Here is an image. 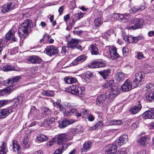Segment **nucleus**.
Masks as SVG:
<instances>
[{
	"instance_id": "1",
	"label": "nucleus",
	"mask_w": 154,
	"mask_h": 154,
	"mask_svg": "<svg viewBox=\"0 0 154 154\" xmlns=\"http://www.w3.org/2000/svg\"><path fill=\"white\" fill-rule=\"evenodd\" d=\"M71 138L65 133L59 134L53 138V141L58 145H62L58 149L56 150L52 154H61L64 150H66L68 146L67 143L63 144L71 139Z\"/></svg>"
},
{
	"instance_id": "2",
	"label": "nucleus",
	"mask_w": 154,
	"mask_h": 154,
	"mask_svg": "<svg viewBox=\"0 0 154 154\" xmlns=\"http://www.w3.org/2000/svg\"><path fill=\"white\" fill-rule=\"evenodd\" d=\"M32 22L29 19L24 20L18 29L19 35L20 38H24L26 37L25 34H27L31 29L32 26Z\"/></svg>"
},
{
	"instance_id": "3",
	"label": "nucleus",
	"mask_w": 154,
	"mask_h": 154,
	"mask_svg": "<svg viewBox=\"0 0 154 154\" xmlns=\"http://www.w3.org/2000/svg\"><path fill=\"white\" fill-rule=\"evenodd\" d=\"M135 78L133 79L132 83V86L136 87L137 85L143 80L144 75L143 72H139L136 73Z\"/></svg>"
},
{
	"instance_id": "4",
	"label": "nucleus",
	"mask_w": 154,
	"mask_h": 154,
	"mask_svg": "<svg viewBox=\"0 0 154 154\" xmlns=\"http://www.w3.org/2000/svg\"><path fill=\"white\" fill-rule=\"evenodd\" d=\"M15 110V106H10L6 109H1L0 110V118H5L10 113Z\"/></svg>"
},
{
	"instance_id": "5",
	"label": "nucleus",
	"mask_w": 154,
	"mask_h": 154,
	"mask_svg": "<svg viewBox=\"0 0 154 154\" xmlns=\"http://www.w3.org/2000/svg\"><path fill=\"white\" fill-rule=\"evenodd\" d=\"M132 23L134 25V26H131L129 27L128 28L130 29H136L140 28L142 27L143 21L141 19H133Z\"/></svg>"
},
{
	"instance_id": "6",
	"label": "nucleus",
	"mask_w": 154,
	"mask_h": 154,
	"mask_svg": "<svg viewBox=\"0 0 154 154\" xmlns=\"http://www.w3.org/2000/svg\"><path fill=\"white\" fill-rule=\"evenodd\" d=\"M76 121V120L73 119H61L59 121L58 127L60 128H63L67 127L69 125L73 123Z\"/></svg>"
},
{
	"instance_id": "7",
	"label": "nucleus",
	"mask_w": 154,
	"mask_h": 154,
	"mask_svg": "<svg viewBox=\"0 0 154 154\" xmlns=\"http://www.w3.org/2000/svg\"><path fill=\"white\" fill-rule=\"evenodd\" d=\"M21 78V76L20 75L16 76L14 77L8 79V82H7L8 84L7 86H12L14 89V87L16 88V87H17V85L16 86L20 79Z\"/></svg>"
},
{
	"instance_id": "8",
	"label": "nucleus",
	"mask_w": 154,
	"mask_h": 154,
	"mask_svg": "<svg viewBox=\"0 0 154 154\" xmlns=\"http://www.w3.org/2000/svg\"><path fill=\"white\" fill-rule=\"evenodd\" d=\"M119 89L117 87L114 86L111 88L109 93L108 95L109 99H113L117 96L119 93Z\"/></svg>"
},
{
	"instance_id": "9",
	"label": "nucleus",
	"mask_w": 154,
	"mask_h": 154,
	"mask_svg": "<svg viewBox=\"0 0 154 154\" xmlns=\"http://www.w3.org/2000/svg\"><path fill=\"white\" fill-rule=\"evenodd\" d=\"M11 143L10 147V149L14 152L18 153L20 152L21 148L17 141L15 140H13Z\"/></svg>"
},
{
	"instance_id": "10",
	"label": "nucleus",
	"mask_w": 154,
	"mask_h": 154,
	"mask_svg": "<svg viewBox=\"0 0 154 154\" xmlns=\"http://www.w3.org/2000/svg\"><path fill=\"white\" fill-rule=\"evenodd\" d=\"M27 61L33 64L40 63L42 61V59L38 56L32 55L29 56L26 59Z\"/></svg>"
},
{
	"instance_id": "11",
	"label": "nucleus",
	"mask_w": 154,
	"mask_h": 154,
	"mask_svg": "<svg viewBox=\"0 0 154 154\" xmlns=\"http://www.w3.org/2000/svg\"><path fill=\"white\" fill-rule=\"evenodd\" d=\"M132 88V82L129 79L126 80L121 87L122 91L124 92H128L130 91Z\"/></svg>"
},
{
	"instance_id": "12",
	"label": "nucleus",
	"mask_w": 154,
	"mask_h": 154,
	"mask_svg": "<svg viewBox=\"0 0 154 154\" xmlns=\"http://www.w3.org/2000/svg\"><path fill=\"white\" fill-rule=\"evenodd\" d=\"M46 54L50 56H52L58 53L57 49L53 45L48 46L45 49Z\"/></svg>"
},
{
	"instance_id": "13",
	"label": "nucleus",
	"mask_w": 154,
	"mask_h": 154,
	"mask_svg": "<svg viewBox=\"0 0 154 154\" xmlns=\"http://www.w3.org/2000/svg\"><path fill=\"white\" fill-rule=\"evenodd\" d=\"M106 65V63L104 61H92L90 62L88 66L91 68H97L102 67Z\"/></svg>"
},
{
	"instance_id": "14",
	"label": "nucleus",
	"mask_w": 154,
	"mask_h": 154,
	"mask_svg": "<svg viewBox=\"0 0 154 154\" xmlns=\"http://www.w3.org/2000/svg\"><path fill=\"white\" fill-rule=\"evenodd\" d=\"M15 8V5L14 2H11L3 5L2 7V11L3 13H5L8 11L14 9Z\"/></svg>"
},
{
	"instance_id": "15",
	"label": "nucleus",
	"mask_w": 154,
	"mask_h": 154,
	"mask_svg": "<svg viewBox=\"0 0 154 154\" xmlns=\"http://www.w3.org/2000/svg\"><path fill=\"white\" fill-rule=\"evenodd\" d=\"M86 57L84 55H81L77 57L72 63V65H77L80 64L86 60Z\"/></svg>"
},
{
	"instance_id": "16",
	"label": "nucleus",
	"mask_w": 154,
	"mask_h": 154,
	"mask_svg": "<svg viewBox=\"0 0 154 154\" xmlns=\"http://www.w3.org/2000/svg\"><path fill=\"white\" fill-rule=\"evenodd\" d=\"M106 98L107 95L105 94H103L100 95L96 99V104L99 106L103 105L106 100Z\"/></svg>"
},
{
	"instance_id": "17",
	"label": "nucleus",
	"mask_w": 154,
	"mask_h": 154,
	"mask_svg": "<svg viewBox=\"0 0 154 154\" xmlns=\"http://www.w3.org/2000/svg\"><path fill=\"white\" fill-rule=\"evenodd\" d=\"M142 106L140 104H138L137 105L132 106L129 109V112L133 114H136L141 109Z\"/></svg>"
},
{
	"instance_id": "18",
	"label": "nucleus",
	"mask_w": 154,
	"mask_h": 154,
	"mask_svg": "<svg viewBox=\"0 0 154 154\" xmlns=\"http://www.w3.org/2000/svg\"><path fill=\"white\" fill-rule=\"evenodd\" d=\"M78 43L79 41L77 39H72L69 43L68 46L72 48H76L78 49H81L82 46L80 45L78 47Z\"/></svg>"
},
{
	"instance_id": "19",
	"label": "nucleus",
	"mask_w": 154,
	"mask_h": 154,
	"mask_svg": "<svg viewBox=\"0 0 154 154\" xmlns=\"http://www.w3.org/2000/svg\"><path fill=\"white\" fill-rule=\"evenodd\" d=\"M55 119L54 117H51V118H48L45 119L43 123V125L47 127L52 126V124L55 122Z\"/></svg>"
},
{
	"instance_id": "20",
	"label": "nucleus",
	"mask_w": 154,
	"mask_h": 154,
	"mask_svg": "<svg viewBox=\"0 0 154 154\" xmlns=\"http://www.w3.org/2000/svg\"><path fill=\"white\" fill-rule=\"evenodd\" d=\"M13 89L12 86H7L6 88L0 90V96H4L5 95L9 94Z\"/></svg>"
},
{
	"instance_id": "21",
	"label": "nucleus",
	"mask_w": 154,
	"mask_h": 154,
	"mask_svg": "<svg viewBox=\"0 0 154 154\" xmlns=\"http://www.w3.org/2000/svg\"><path fill=\"white\" fill-rule=\"evenodd\" d=\"M153 113H154L153 110H148L143 114L142 117L144 119H153Z\"/></svg>"
},
{
	"instance_id": "22",
	"label": "nucleus",
	"mask_w": 154,
	"mask_h": 154,
	"mask_svg": "<svg viewBox=\"0 0 154 154\" xmlns=\"http://www.w3.org/2000/svg\"><path fill=\"white\" fill-rule=\"evenodd\" d=\"M89 50L92 55H96L99 53L98 49L95 44L91 45L89 46Z\"/></svg>"
},
{
	"instance_id": "23",
	"label": "nucleus",
	"mask_w": 154,
	"mask_h": 154,
	"mask_svg": "<svg viewBox=\"0 0 154 154\" xmlns=\"http://www.w3.org/2000/svg\"><path fill=\"white\" fill-rule=\"evenodd\" d=\"M79 85H72L66 88V91L68 92L75 95L77 93V88H78Z\"/></svg>"
},
{
	"instance_id": "24",
	"label": "nucleus",
	"mask_w": 154,
	"mask_h": 154,
	"mask_svg": "<svg viewBox=\"0 0 154 154\" xmlns=\"http://www.w3.org/2000/svg\"><path fill=\"white\" fill-rule=\"evenodd\" d=\"M119 142H118V145L119 146H121L123 144L125 143L128 141V135L126 134H124L119 137Z\"/></svg>"
},
{
	"instance_id": "25",
	"label": "nucleus",
	"mask_w": 154,
	"mask_h": 154,
	"mask_svg": "<svg viewBox=\"0 0 154 154\" xmlns=\"http://www.w3.org/2000/svg\"><path fill=\"white\" fill-rule=\"evenodd\" d=\"M109 51L108 53L110 55H111L112 51L113 54L114 56L116 58H118L120 57V55L117 53L116 50L117 49L116 47L114 46H109Z\"/></svg>"
},
{
	"instance_id": "26",
	"label": "nucleus",
	"mask_w": 154,
	"mask_h": 154,
	"mask_svg": "<svg viewBox=\"0 0 154 154\" xmlns=\"http://www.w3.org/2000/svg\"><path fill=\"white\" fill-rule=\"evenodd\" d=\"M125 75L122 72H117L116 75V79L118 82L123 81L125 78Z\"/></svg>"
},
{
	"instance_id": "27",
	"label": "nucleus",
	"mask_w": 154,
	"mask_h": 154,
	"mask_svg": "<svg viewBox=\"0 0 154 154\" xmlns=\"http://www.w3.org/2000/svg\"><path fill=\"white\" fill-rule=\"evenodd\" d=\"M77 88V90H76L77 91L75 95L80 97H83L85 94V88L79 85L78 88Z\"/></svg>"
},
{
	"instance_id": "28",
	"label": "nucleus",
	"mask_w": 154,
	"mask_h": 154,
	"mask_svg": "<svg viewBox=\"0 0 154 154\" xmlns=\"http://www.w3.org/2000/svg\"><path fill=\"white\" fill-rule=\"evenodd\" d=\"M110 70V69L109 68H108L107 69H104L102 71H99L98 73L101 76H102L104 79H105L109 74Z\"/></svg>"
},
{
	"instance_id": "29",
	"label": "nucleus",
	"mask_w": 154,
	"mask_h": 154,
	"mask_svg": "<svg viewBox=\"0 0 154 154\" xmlns=\"http://www.w3.org/2000/svg\"><path fill=\"white\" fill-rule=\"evenodd\" d=\"M6 143L5 141H1L0 142V154H6Z\"/></svg>"
},
{
	"instance_id": "30",
	"label": "nucleus",
	"mask_w": 154,
	"mask_h": 154,
	"mask_svg": "<svg viewBox=\"0 0 154 154\" xmlns=\"http://www.w3.org/2000/svg\"><path fill=\"white\" fill-rule=\"evenodd\" d=\"M15 31L13 29H11L5 35L6 39L7 40H10L11 38L15 35Z\"/></svg>"
},
{
	"instance_id": "31",
	"label": "nucleus",
	"mask_w": 154,
	"mask_h": 154,
	"mask_svg": "<svg viewBox=\"0 0 154 154\" xmlns=\"http://www.w3.org/2000/svg\"><path fill=\"white\" fill-rule=\"evenodd\" d=\"M148 138L146 136H145L138 140V142L139 143V145L140 146H145L146 144V140Z\"/></svg>"
},
{
	"instance_id": "32",
	"label": "nucleus",
	"mask_w": 154,
	"mask_h": 154,
	"mask_svg": "<svg viewBox=\"0 0 154 154\" xmlns=\"http://www.w3.org/2000/svg\"><path fill=\"white\" fill-rule=\"evenodd\" d=\"M29 139L27 136L25 137L22 140V145L26 149L29 147L30 146L28 143Z\"/></svg>"
},
{
	"instance_id": "33",
	"label": "nucleus",
	"mask_w": 154,
	"mask_h": 154,
	"mask_svg": "<svg viewBox=\"0 0 154 154\" xmlns=\"http://www.w3.org/2000/svg\"><path fill=\"white\" fill-rule=\"evenodd\" d=\"M64 81L66 83L68 84H72L75 82L77 79L74 78L66 77L64 78Z\"/></svg>"
},
{
	"instance_id": "34",
	"label": "nucleus",
	"mask_w": 154,
	"mask_h": 154,
	"mask_svg": "<svg viewBox=\"0 0 154 154\" xmlns=\"http://www.w3.org/2000/svg\"><path fill=\"white\" fill-rule=\"evenodd\" d=\"M37 139L38 141L42 142L47 140L48 139V137L46 136L41 134L37 135Z\"/></svg>"
},
{
	"instance_id": "35",
	"label": "nucleus",
	"mask_w": 154,
	"mask_h": 154,
	"mask_svg": "<svg viewBox=\"0 0 154 154\" xmlns=\"http://www.w3.org/2000/svg\"><path fill=\"white\" fill-rule=\"evenodd\" d=\"M92 144V142L91 141L88 142H85L83 144V147L84 149H81L82 152H83L85 151V150L90 149L91 146Z\"/></svg>"
},
{
	"instance_id": "36",
	"label": "nucleus",
	"mask_w": 154,
	"mask_h": 154,
	"mask_svg": "<svg viewBox=\"0 0 154 154\" xmlns=\"http://www.w3.org/2000/svg\"><path fill=\"white\" fill-rule=\"evenodd\" d=\"M42 110L44 115H43V116L39 117L38 119H40L43 117L45 115H50L51 113V111L47 107H44L42 109Z\"/></svg>"
},
{
	"instance_id": "37",
	"label": "nucleus",
	"mask_w": 154,
	"mask_h": 154,
	"mask_svg": "<svg viewBox=\"0 0 154 154\" xmlns=\"http://www.w3.org/2000/svg\"><path fill=\"white\" fill-rule=\"evenodd\" d=\"M146 98L149 102H151L152 101V100H154V91L148 93L146 96Z\"/></svg>"
},
{
	"instance_id": "38",
	"label": "nucleus",
	"mask_w": 154,
	"mask_h": 154,
	"mask_svg": "<svg viewBox=\"0 0 154 154\" xmlns=\"http://www.w3.org/2000/svg\"><path fill=\"white\" fill-rule=\"evenodd\" d=\"M42 95L47 97H52L54 94V92L51 91H44L42 92Z\"/></svg>"
},
{
	"instance_id": "39",
	"label": "nucleus",
	"mask_w": 154,
	"mask_h": 154,
	"mask_svg": "<svg viewBox=\"0 0 154 154\" xmlns=\"http://www.w3.org/2000/svg\"><path fill=\"white\" fill-rule=\"evenodd\" d=\"M117 149V146L115 144H111L109 145V149L107 151L113 152L112 151L116 150ZM114 152L115 151L113 152Z\"/></svg>"
},
{
	"instance_id": "40",
	"label": "nucleus",
	"mask_w": 154,
	"mask_h": 154,
	"mask_svg": "<svg viewBox=\"0 0 154 154\" xmlns=\"http://www.w3.org/2000/svg\"><path fill=\"white\" fill-rule=\"evenodd\" d=\"M3 69L5 71H8L15 70V68L14 66L7 65L3 67Z\"/></svg>"
},
{
	"instance_id": "41",
	"label": "nucleus",
	"mask_w": 154,
	"mask_h": 154,
	"mask_svg": "<svg viewBox=\"0 0 154 154\" xmlns=\"http://www.w3.org/2000/svg\"><path fill=\"white\" fill-rule=\"evenodd\" d=\"M5 40L4 39H0V54L1 53L2 50L5 46Z\"/></svg>"
},
{
	"instance_id": "42",
	"label": "nucleus",
	"mask_w": 154,
	"mask_h": 154,
	"mask_svg": "<svg viewBox=\"0 0 154 154\" xmlns=\"http://www.w3.org/2000/svg\"><path fill=\"white\" fill-rule=\"evenodd\" d=\"M84 15V14L80 12L79 13H78L77 14H74V16L76 20H78L82 18L83 17Z\"/></svg>"
},
{
	"instance_id": "43",
	"label": "nucleus",
	"mask_w": 154,
	"mask_h": 154,
	"mask_svg": "<svg viewBox=\"0 0 154 154\" xmlns=\"http://www.w3.org/2000/svg\"><path fill=\"white\" fill-rule=\"evenodd\" d=\"M94 22L96 26H100L102 23V20L100 18H97L95 19Z\"/></svg>"
},
{
	"instance_id": "44",
	"label": "nucleus",
	"mask_w": 154,
	"mask_h": 154,
	"mask_svg": "<svg viewBox=\"0 0 154 154\" xmlns=\"http://www.w3.org/2000/svg\"><path fill=\"white\" fill-rule=\"evenodd\" d=\"M131 43L137 42L140 39L139 36L134 37L132 35H131Z\"/></svg>"
},
{
	"instance_id": "45",
	"label": "nucleus",
	"mask_w": 154,
	"mask_h": 154,
	"mask_svg": "<svg viewBox=\"0 0 154 154\" xmlns=\"http://www.w3.org/2000/svg\"><path fill=\"white\" fill-rule=\"evenodd\" d=\"M103 125L102 122L101 121H99L97 122L94 126L95 128V129H98Z\"/></svg>"
},
{
	"instance_id": "46",
	"label": "nucleus",
	"mask_w": 154,
	"mask_h": 154,
	"mask_svg": "<svg viewBox=\"0 0 154 154\" xmlns=\"http://www.w3.org/2000/svg\"><path fill=\"white\" fill-rule=\"evenodd\" d=\"M30 112L35 115L38 112V110L35 108V107L32 106L31 108Z\"/></svg>"
},
{
	"instance_id": "47",
	"label": "nucleus",
	"mask_w": 154,
	"mask_h": 154,
	"mask_svg": "<svg viewBox=\"0 0 154 154\" xmlns=\"http://www.w3.org/2000/svg\"><path fill=\"white\" fill-rule=\"evenodd\" d=\"M152 85L150 83H148L146 85V86L144 88L145 89L146 91H149V90L151 89L152 88Z\"/></svg>"
},
{
	"instance_id": "48",
	"label": "nucleus",
	"mask_w": 154,
	"mask_h": 154,
	"mask_svg": "<svg viewBox=\"0 0 154 154\" xmlns=\"http://www.w3.org/2000/svg\"><path fill=\"white\" fill-rule=\"evenodd\" d=\"M138 10H139L138 7L135 6L133 7L130 10V12L131 13L133 14Z\"/></svg>"
},
{
	"instance_id": "49",
	"label": "nucleus",
	"mask_w": 154,
	"mask_h": 154,
	"mask_svg": "<svg viewBox=\"0 0 154 154\" xmlns=\"http://www.w3.org/2000/svg\"><path fill=\"white\" fill-rule=\"evenodd\" d=\"M128 49L127 47H124L122 50V53L124 56H126L128 54Z\"/></svg>"
},
{
	"instance_id": "50",
	"label": "nucleus",
	"mask_w": 154,
	"mask_h": 154,
	"mask_svg": "<svg viewBox=\"0 0 154 154\" xmlns=\"http://www.w3.org/2000/svg\"><path fill=\"white\" fill-rule=\"evenodd\" d=\"M139 125L138 121H135L131 125V128L133 129H134L137 128Z\"/></svg>"
},
{
	"instance_id": "51",
	"label": "nucleus",
	"mask_w": 154,
	"mask_h": 154,
	"mask_svg": "<svg viewBox=\"0 0 154 154\" xmlns=\"http://www.w3.org/2000/svg\"><path fill=\"white\" fill-rule=\"evenodd\" d=\"M81 112L85 116H87L89 112V111L84 109H82L81 110Z\"/></svg>"
},
{
	"instance_id": "52",
	"label": "nucleus",
	"mask_w": 154,
	"mask_h": 154,
	"mask_svg": "<svg viewBox=\"0 0 154 154\" xmlns=\"http://www.w3.org/2000/svg\"><path fill=\"white\" fill-rule=\"evenodd\" d=\"M92 74L90 71H87L85 74V77L86 78L89 79L92 77Z\"/></svg>"
},
{
	"instance_id": "53",
	"label": "nucleus",
	"mask_w": 154,
	"mask_h": 154,
	"mask_svg": "<svg viewBox=\"0 0 154 154\" xmlns=\"http://www.w3.org/2000/svg\"><path fill=\"white\" fill-rule=\"evenodd\" d=\"M123 39L126 42H127L129 43H131L130 42H131V36H129L127 35H125L123 37Z\"/></svg>"
},
{
	"instance_id": "54",
	"label": "nucleus",
	"mask_w": 154,
	"mask_h": 154,
	"mask_svg": "<svg viewBox=\"0 0 154 154\" xmlns=\"http://www.w3.org/2000/svg\"><path fill=\"white\" fill-rule=\"evenodd\" d=\"M120 14L114 13L113 15V17L114 18V20L116 21H119V16Z\"/></svg>"
},
{
	"instance_id": "55",
	"label": "nucleus",
	"mask_w": 154,
	"mask_h": 154,
	"mask_svg": "<svg viewBox=\"0 0 154 154\" xmlns=\"http://www.w3.org/2000/svg\"><path fill=\"white\" fill-rule=\"evenodd\" d=\"M8 101L6 100H0V107L6 105Z\"/></svg>"
},
{
	"instance_id": "56",
	"label": "nucleus",
	"mask_w": 154,
	"mask_h": 154,
	"mask_svg": "<svg viewBox=\"0 0 154 154\" xmlns=\"http://www.w3.org/2000/svg\"><path fill=\"white\" fill-rule=\"evenodd\" d=\"M137 58L138 59H143L144 58V57L141 52H139L137 54Z\"/></svg>"
},
{
	"instance_id": "57",
	"label": "nucleus",
	"mask_w": 154,
	"mask_h": 154,
	"mask_svg": "<svg viewBox=\"0 0 154 154\" xmlns=\"http://www.w3.org/2000/svg\"><path fill=\"white\" fill-rule=\"evenodd\" d=\"M127 15H128V14H120V15L119 16V21H122V20H123V19L124 18V17L125 16H126Z\"/></svg>"
},
{
	"instance_id": "58",
	"label": "nucleus",
	"mask_w": 154,
	"mask_h": 154,
	"mask_svg": "<svg viewBox=\"0 0 154 154\" xmlns=\"http://www.w3.org/2000/svg\"><path fill=\"white\" fill-rule=\"evenodd\" d=\"M74 18L71 17L69 20V24L71 26H73L75 23V21L74 19Z\"/></svg>"
},
{
	"instance_id": "59",
	"label": "nucleus",
	"mask_w": 154,
	"mask_h": 154,
	"mask_svg": "<svg viewBox=\"0 0 154 154\" xmlns=\"http://www.w3.org/2000/svg\"><path fill=\"white\" fill-rule=\"evenodd\" d=\"M60 111L62 112L64 114L66 112V110L65 108L63 107L61 105V106L59 107Z\"/></svg>"
},
{
	"instance_id": "60",
	"label": "nucleus",
	"mask_w": 154,
	"mask_h": 154,
	"mask_svg": "<svg viewBox=\"0 0 154 154\" xmlns=\"http://www.w3.org/2000/svg\"><path fill=\"white\" fill-rule=\"evenodd\" d=\"M23 97L22 96H19L17 98V100L19 101V104H21L23 102Z\"/></svg>"
},
{
	"instance_id": "61",
	"label": "nucleus",
	"mask_w": 154,
	"mask_h": 154,
	"mask_svg": "<svg viewBox=\"0 0 154 154\" xmlns=\"http://www.w3.org/2000/svg\"><path fill=\"white\" fill-rule=\"evenodd\" d=\"M46 37H47L48 39H49L51 37V36L48 35L47 34H45L44 35L43 37V38L41 39L40 41V42L41 43H44V38H45Z\"/></svg>"
},
{
	"instance_id": "62",
	"label": "nucleus",
	"mask_w": 154,
	"mask_h": 154,
	"mask_svg": "<svg viewBox=\"0 0 154 154\" xmlns=\"http://www.w3.org/2000/svg\"><path fill=\"white\" fill-rule=\"evenodd\" d=\"M108 83L109 87H112L114 86L113 85L114 84V80H110L109 81H108Z\"/></svg>"
},
{
	"instance_id": "63",
	"label": "nucleus",
	"mask_w": 154,
	"mask_h": 154,
	"mask_svg": "<svg viewBox=\"0 0 154 154\" xmlns=\"http://www.w3.org/2000/svg\"><path fill=\"white\" fill-rule=\"evenodd\" d=\"M129 15V14H128V15H127L126 16H125V17H124V18L123 19V20H122L121 21H122L124 23L127 22L128 19Z\"/></svg>"
},
{
	"instance_id": "64",
	"label": "nucleus",
	"mask_w": 154,
	"mask_h": 154,
	"mask_svg": "<svg viewBox=\"0 0 154 154\" xmlns=\"http://www.w3.org/2000/svg\"><path fill=\"white\" fill-rule=\"evenodd\" d=\"M148 127L149 129H154V122H152L148 125Z\"/></svg>"
}]
</instances>
